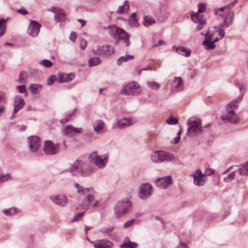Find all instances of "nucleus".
Masks as SVG:
<instances>
[{
    "label": "nucleus",
    "instance_id": "ddd939ff",
    "mask_svg": "<svg viewBox=\"0 0 248 248\" xmlns=\"http://www.w3.org/2000/svg\"><path fill=\"white\" fill-rule=\"evenodd\" d=\"M172 183V179L170 176L158 178L155 180L156 186L160 189L167 188Z\"/></svg>",
    "mask_w": 248,
    "mask_h": 248
},
{
    "label": "nucleus",
    "instance_id": "e2e57ef3",
    "mask_svg": "<svg viewBox=\"0 0 248 248\" xmlns=\"http://www.w3.org/2000/svg\"><path fill=\"white\" fill-rule=\"evenodd\" d=\"M74 187L77 189V192L78 193H80V189H82L83 186H79L78 183H75L74 184Z\"/></svg>",
    "mask_w": 248,
    "mask_h": 248
},
{
    "label": "nucleus",
    "instance_id": "69168bd1",
    "mask_svg": "<svg viewBox=\"0 0 248 248\" xmlns=\"http://www.w3.org/2000/svg\"><path fill=\"white\" fill-rule=\"evenodd\" d=\"M163 45H166L165 42L163 40H159L157 42V43L156 45H154L153 47H155Z\"/></svg>",
    "mask_w": 248,
    "mask_h": 248
},
{
    "label": "nucleus",
    "instance_id": "f03ea898",
    "mask_svg": "<svg viewBox=\"0 0 248 248\" xmlns=\"http://www.w3.org/2000/svg\"><path fill=\"white\" fill-rule=\"evenodd\" d=\"M87 165L85 161L77 159L71 165V167L65 170L74 176H84L87 174L86 169Z\"/></svg>",
    "mask_w": 248,
    "mask_h": 248
},
{
    "label": "nucleus",
    "instance_id": "f8f14e48",
    "mask_svg": "<svg viewBox=\"0 0 248 248\" xmlns=\"http://www.w3.org/2000/svg\"><path fill=\"white\" fill-rule=\"evenodd\" d=\"M59 143L54 144L51 140H46L45 142L43 150L46 155H55L58 153Z\"/></svg>",
    "mask_w": 248,
    "mask_h": 248
},
{
    "label": "nucleus",
    "instance_id": "7c9ffc66",
    "mask_svg": "<svg viewBox=\"0 0 248 248\" xmlns=\"http://www.w3.org/2000/svg\"><path fill=\"white\" fill-rule=\"evenodd\" d=\"M129 9V1L125 0L123 5L120 6L117 11L118 14H124L127 13Z\"/></svg>",
    "mask_w": 248,
    "mask_h": 248
},
{
    "label": "nucleus",
    "instance_id": "dca6fc26",
    "mask_svg": "<svg viewBox=\"0 0 248 248\" xmlns=\"http://www.w3.org/2000/svg\"><path fill=\"white\" fill-rule=\"evenodd\" d=\"M116 33V37H118L120 40L124 41L126 43V46H129L130 41L129 40V34L126 32L123 29L117 28L114 29Z\"/></svg>",
    "mask_w": 248,
    "mask_h": 248
},
{
    "label": "nucleus",
    "instance_id": "b1692460",
    "mask_svg": "<svg viewBox=\"0 0 248 248\" xmlns=\"http://www.w3.org/2000/svg\"><path fill=\"white\" fill-rule=\"evenodd\" d=\"M138 244L131 242L127 237H125L122 243L120 245L121 248H137Z\"/></svg>",
    "mask_w": 248,
    "mask_h": 248
},
{
    "label": "nucleus",
    "instance_id": "f3484780",
    "mask_svg": "<svg viewBox=\"0 0 248 248\" xmlns=\"http://www.w3.org/2000/svg\"><path fill=\"white\" fill-rule=\"evenodd\" d=\"M50 199L55 204L62 207L66 206L68 202L67 197L63 195L51 196L50 197Z\"/></svg>",
    "mask_w": 248,
    "mask_h": 248
},
{
    "label": "nucleus",
    "instance_id": "09e8293b",
    "mask_svg": "<svg viewBox=\"0 0 248 248\" xmlns=\"http://www.w3.org/2000/svg\"><path fill=\"white\" fill-rule=\"evenodd\" d=\"M86 211L85 210L83 212H80L78 213L77 215H76L75 217L73 218V219L72 220V222H76L79 220L83 216L84 214Z\"/></svg>",
    "mask_w": 248,
    "mask_h": 248
},
{
    "label": "nucleus",
    "instance_id": "0e129e2a",
    "mask_svg": "<svg viewBox=\"0 0 248 248\" xmlns=\"http://www.w3.org/2000/svg\"><path fill=\"white\" fill-rule=\"evenodd\" d=\"M49 11H51L53 13H55V15L57 14V13H58L60 11H61V9H58L56 7H51L50 9L48 10Z\"/></svg>",
    "mask_w": 248,
    "mask_h": 248
},
{
    "label": "nucleus",
    "instance_id": "a18cd8bd",
    "mask_svg": "<svg viewBox=\"0 0 248 248\" xmlns=\"http://www.w3.org/2000/svg\"><path fill=\"white\" fill-rule=\"evenodd\" d=\"M72 115H73V112H69V113L66 114L65 118L61 120V121H60L61 123L62 124H64V123L68 122L70 120Z\"/></svg>",
    "mask_w": 248,
    "mask_h": 248
},
{
    "label": "nucleus",
    "instance_id": "a211bd4d",
    "mask_svg": "<svg viewBox=\"0 0 248 248\" xmlns=\"http://www.w3.org/2000/svg\"><path fill=\"white\" fill-rule=\"evenodd\" d=\"M28 142L31 151H36L40 145V140L36 136H30L28 138Z\"/></svg>",
    "mask_w": 248,
    "mask_h": 248
},
{
    "label": "nucleus",
    "instance_id": "4c0bfd02",
    "mask_svg": "<svg viewBox=\"0 0 248 248\" xmlns=\"http://www.w3.org/2000/svg\"><path fill=\"white\" fill-rule=\"evenodd\" d=\"M101 62V60L97 57H93L91 58L89 61V66H93L100 64Z\"/></svg>",
    "mask_w": 248,
    "mask_h": 248
},
{
    "label": "nucleus",
    "instance_id": "423d86ee",
    "mask_svg": "<svg viewBox=\"0 0 248 248\" xmlns=\"http://www.w3.org/2000/svg\"><path fill=\"white\" fill-rule=\"evenodd\" d=\"M201 123L202 121L200 118L190 117L187 122L188 127L186 134L192 136L193 133L196 134L201 133L202 132Z\"/></svg>",
    "mask_w": 248,
    "mask_h": 248
},
{
    "label": "nucleus",
    "instance_id": "4be33fe9",
    "mask_svg": "<svg viewBox=\"0 0 248 248\" xmlns=\"http://www.w3.org/2000/svg\"><path fill=\"white\" fill-rule=\"evenodd\" d=\"M133 120L131 118H124L117 121L116 127L118 128H124L132 125Z\"/></svg>",
    "mask_w": 248,
    "mask_h": 248
},
{
    "label": "nucleus",
    "instance_id": "e433bc0d",
    "mask_svg": "<svg viewBox=\"0 0 248 248\" xmlns=\"http://www.w3.org/2000/svg\"><path fill=\"white\" fill-rule=\"evenodd\" d=\"M202 45L206 50L213 49L216 47V45L214 44V42H212V41H203Z\"/></svg>",
    "mask_w": 248,
    "mask_h": 248
},
{
    "label": "nucleus",
    "instance_id": "052dcab7",
    "mask_svg": "<svg viewBox=\"0 0 248 248\" xmlns=\"http://www.w3.org/2000/svg\"><path fill=\"white\" fill-rule=\"evenodd\" d=\"M69 37H70V39L72 42H74L77 38V35H76V33L73 32L71 33Z\"/></svg>",
    "mask_w": 248,
    "mask_h": 248
},
{
    "label": "nucleus",
    "instance_id": "58836bf2",
    "mask_svg": "<svg viewBox=\"0 0 248 248\" xmlns=\"http://www.w3.org/2000/svg\"><path fill=\"white\" fill-rule=\"evenodd\" d=\"M236 172L237 170H234L230 172L226 177L224 178V182L226 183L231 182L234 179L235 175V173Z\"/></svg>",
    "mask_w": 248,
    "mask_h": 248
},
{
    "label": "nucleus",
    "instance_id": "473e14b6",
    "mask_svg": "<svg viewBox=\"0 0 248 248\" xmlns=\"http://www.w3.org/2000/svg\"><path fill=\"white\" fill-rule=\"evenodd\" d=\"M238 170L241 175H248V162L242 165Z\"/></svg>",
    "mask_w": 248,
    "mask_h": 248
},
{
    "label": "nucleus",
    "instance_id": "ea45409f",
    "mask_svg": "<svg viewBox=\"0 0 248 248\" xmlns=\"http://www.w3.org/2000/svg\"><path fill=\"white\" fill-rule=\"evenodd\" d=\"M44 67L49 68L52 66V63L48 60L45 59L39 62Z\"/></svg>",
    "mask_w": 248,
    "mask_h": 248
},
{
    "label": "nucleus",
    "instance_id": "6e6552de",
    "mask_svg": "<svg viewBox=\"0 0 248 248\" xmlns=\"http://www.w3.org/2000/svg\"><path fill=\"white\" fill-rule=\"evenodd\" d=\"M108 158V155H97L96 152L92 153L88 157L89 161L93 162L100 169H103L106 166Z\"/></svg>",
    "mask_w": 248,
    "mask_h": 248
},
{
    "label": "nucleus",
    "instance_id": "79ce46f5",
    "mask_svg": "<svg viewBox=\"0 0 248 248\" xmlns=\"http://www.w3.org/2000/svg\"><path fill=\"white\" fill-rule=\"evenodd\" d=\"M3 213L6 216H10L15 214L16 213V210L14 208H11L4 210Z\"/></svg>",
    "mask_w": 248,
    "mask_h": 248
},
{
    "label": "nucleus",
    "instance_id": "2eb2a0df",
    "mask_svg": "<svg viewBox=\"0 0 248 248\" xmlns=\"http://www.w3.org/2000/svg\"><path fill=\"white\" fill-rule=\"evenodd\" d=\"M83 131V129L81 127L76 128L72 125L69 124L64 129V135L68 137H72L74 135L82 133Z\"/></svg>",
    "mask_w": 248,
    "mask_h": 248
},
{
    "label": "nucleus",
    "instance_id": "f257e3e1",
    "mask_svg": "<svg viewBox=\"0 0 248 248\" xmlns=\"http://www.w3.org/2000/svg\"><path fill=\"white\" fill-rule=\"evenodd\" d=\"M242 100V95H239L226 106V113L221 116V119L225 122L236 124L239 122V118L235 112V110Z\"/></svg>",
    "mask_w": 248,
    "mask_h": 248
},
{
    "label": "nucleus",
    "instance_id": "c9c22d12",
    "mask_svg": "<svg viewBox=\"0 0 248 248\" xmlns=\"http://www.w3.org/2000/svg\"><path fill=\"white\" fill-rule=\"evenodd\" d=\"M12 179L10 173H5L2 170H0V182H4L8 181Z\"/></svg>",
    "mask_w": 248,
    "mask_h": 248
},
{
    "label": "nucleus",
    "instance_id": "bf43d9fd",
    "mask_svg": "<svg viewBox=\"0 0 248 248\" xmlns=\"http://www.w3.org/2000/svg\"><path fill=\"white\" fill-rule=\"evenodd\" d=\"M176 248H188V247L186 243L182 242Z\"/></svg>",
    "mask_w": 248,
    "mask_h": 248
},
{
    "label": "nucleus",
    "instance_id": "864d4df0",
    "mask_svg": "<svg viewBox=\"0 0 248 248\" xmlns=\"http://www.w3.org/2000/svg\"><path fill=\"white\" fill-rule=\"evenodd\" d=\"M92 188H84V187H83L82 189H80V193L85 195L87 193L91 192L92 191Z\"/></svg>",
    "mask_w": 248,
    "mask_h": 248
},
{
    "label": "nucleus",
    "instance_id": "6ab92c4d",
    "mask_svg": "<svg viewBox=\"0 0 248 248\" xmlns=\"http://www.w3.org/2000/svg\"><path fill=\"white\" fill-rule=\"evenodd\" d=\"M95 248H112L113 243L108 240H98L93 242Z\"/></svg>",
    "mask_w": 248,
    "mask_h": 248
},
{
    "label": "nucleus",
    "instance_id": "aec40b11",
    "mask_svg": "<svg viewBox=\"0 0 248 248\" xmlns=\"http://www.w3.org/2000/svg\"><path fill=\"white\" fill-rule=\"evenodd\" d=\"M25 105V102L23 99L20 96H17L15 98L14 102V111L15 114L21 109Z\"/></svg>",
    "mask_w": 248,
    "mask_h": 248
},
{
    "label": "nucleus",
    "instance_id": "9d476101",
    "mask_svg": "<svg viewBox=\"0 0 248 248\" xmlns=\"http://www.w3.org/2000/svg\"><path fill=\"white\" fill-rule=\"evenodd\" d=\"M93 52L95 55L109 56L113 54L114 48L111 46L104 45L97 46L93 50Z\"/></svg>",
    "mask_w": 248,
    "mask_h": 248
},
{
    "label": "nucleus",
    "instance_id": "5701e85b",
    "mask_svg": "<svg viewBox=\"0 0 248 248\" xmlns=\"http://www.w3.org/2000/svg\"><path fill=\"white\" fill-rule=\"evenodd\" d=\"M54 18L57 22L60 23V26H62L67 19V17L65 13L61 10L55 15Z\"/></svg>",
    "mask_w": 248,
    "mask_h": 248
},
{
    "label": "nucleus",
    "instance_id": "412c9836",
    "mask_svg": "<svg viewBox=\"0 0 248 248\" xmlns=\"http://www.w3.org/2000/svg\"><path fill=\"white\" fill-rule=\"evenodd\" d=\"M74 78L75 75L73 73H60L58 75V80L60 83H67L73 80Z\"/></svg>",
    "mask_w": 248,
    "mask_h": 248
},
{
    "label": "nucleus",
    "instance_id": "cd10ccee",
    "mask_svg": "<svg viewBox=\"0 0 248 248\" xmlns=\"http://www.w3.org/2000/svg\"><path fill=\"white\" fill-rule=\"evenodd\" d=\"M183 85V81L180 77H175L172 84L171 87L173 89L181 90Z\"/></svg>",
    "mask_w": 248,
    "mask_h": 248
},
{
    "label": "nucleus",
    "instance_id": "338daca9",
    "mask_svg": "<svg viewBox=\"0 0 248 248\" xmlns=\"http://www.w3.org/2000/svg\"><path fill=\"white\" fill-rule=\"evenodd\" d=\"M5 29V20L3 19H0V30Z\"/></svg>",
    "mask_w": 248,
    "mask_h": 248
},
{
    "label": "nucleus",
    "instance_id": "2f4dec72",
    "mask_svg": "<svg viewBox=\"0 0 248 248\" xmlns=\"http://www.w3.org/2000/svg\"><path fill=\"white\" fill-rule=\"evenodd\" d=\"M29 89L32 94H38L41 91L42 87L40 84H32Z\"/></svg>",
    "mask_w": 248,
    "mask_h": 248
},
{
    "label": "nucleus",
    "instance_id": "774afa93",
    "mask_svg": "<svg viewBox=\"0 0 248 248\" xmlns=\"http://www.w3.org/2000/svg\"><path fill=\"white\" fill-rule=\"evenodd\" d=\"M240 91L241 92V94L240 95H242V97L243 96V94L245 92V87L244 86L239 85V86Z\"/></svg>",
    "mask_w": 248,
    "mask_h": 248
},
{
    "label": "nucleus",
    "instance_id": "7ed1b4c3",
    "mask_svg": "<svg viewBox=\"0 0 248 248\" xmlns=\"http://www.w3.org/2000/svg\"><path fill=\"white\" fill-rule=\"evenodd\" d=\"M132 208L131 201L127 198L119 201L114 207V213L117 218H119L130 212Z\"/></svg>",
    "mask_w": 248,
    "mask_h": 248
},
{
    "label": "nucleus",
    "instance_id": "8fccbe9b",
    "mask_svg": "<svg viewBox=\"0 0 248 248\" xmlns=\"http://www.w3.org/2000/svg\"><path fill=\"white\" fill-rule=\"evenodd\" d=\"M225 27L223 24H220L218 27V34L220 35L219 39L222 38L225 35V32L223 31V28Z\"/></svg>",
    "mask_w": 248,
    "mask_h": 248
},
{
    "label": "nucleus",
    "instance_id": "bb28decb",
    "mask_svg": "<svg viewBox=\"0 0 248 248\" xmlns=\"http://www.w3.org/2000/svg\"><path fill=\"white\" fill-rule=\"evenodd\" d=\"M105 125L104 122L101 120L96 121L93 124V129L97 133H100Z\"/></svg>",
    "mask_w": 248,
    "mask_h": 248
},
{
    "label": "nucleus",
    "instance_id": "72a5a7b5",
    "mask_svg": "<svg viewBox=\"0 0 248 248\" xmlns=\"http://www.w3.org/2000/svg\"><path fill=\"white\" fill-rule=\"evenodd\" d=\"M227 13V11L224 7L220 8L215 9L214 11V13L216 16H218L221 18L225 17V15Z\"/></svg>",
    "mask_w": 248,
    "mask_h": 248
},
{
    "label": "nucleus",
    "instance_id": "4468645a",
    "mask_svg": "<svg viewBox=\"0 0 248 248\" xmlns=\"http://www.w3.org/2000/svg\"><path fill=\"white\" fill-rule=\"evenodd\" d=\"M41 27V25L36 21L31 20L28 27V34L33 37H36L39 32Z\"/></svg>",
    "mask_w": 248,
    "mask_h": 248
},
{
    "label": "nucleus",
    "instance_id": "393cba45",
    "mask_svg": "<svg viewBox=\"0 0 248 248\" xmlns=\"http://www.w3.org/2000/svg\"><path fill=\"white\" fill-rule=\"evenodd\" d=\"M94 198L93 195L88 194L84 199L83 201L84 203L83 208L85 209V211H87L89 209V205L92 204L93 202Z\"/></svg>",
    "mask_w": 248,
    "mask_h": 248
},
{
    "label": "nucleus",
    "instance_id": "f704fd0d",
    "mask_svg": "<svg viewBox=\"0 0 248 248\" xmlns=\"http://www.w3.org/2000/svg\"><path fill=\"white\" fill-rule=\"evenodd\" d=\"M134 58V56L131 55H126L124 56H122L120 57L117 62L118 65H120L123 62H125L129 60H132Z\"/></svg>",
    "mask_w": 248,
    "mask_h": 248
},
{
    "label": "nucleus",
    "instance_id": "37998d69",
    "mask_svg": "<svg viewBox=\"0 0 248 248\" xmlns=\"http://www.w3.org/2000/svg\"><path fill=\"white\" fill-rule=\"evenodd\" d=\"M27 77V73L26 71H23L21 72L20 74L19 78L18 79V81L20 83H24L26 81V78Z\"/></svg>",
    "mask_w": 248,
    "mask_h": 248
},
{
    "label": "nucleus",
    "instance_id": "20e7f679",
    "mask_svg": "<svg viewBox=\"0 0 248 248\" xmlns=\"http://www.w3.org/2000/svg\"><path fill=\"white\" fill-rule=\"evenodd\" d=\"M151 158L152 161L155 163L175 162L177 160V158L173 154L162 150L153 152L151 155Z\"/></svg>",
    "mask_w": 248,
    "mask_h": 248
},
{
    "label": "nucleus",
    "instance_id": "13d9d810",
    "mask_svg": "<svg viewBox=\"0 0 248 248\" xmlns=\"http://www.w3.org/2000/svg\"><path fill=\"white\" fill-rule=\"evenodd\" d=\"M17 12L22 15H26L28 14L27 11L24 8L18 9L17 10Z\"/></svg>",
    "mask_w": 248,
    "mask_h": 248
},
{
    "label": "nucleus",
    "instance_id": "9b49d317",
    "mask_svg": "<svg viewBox=\"0 0 248 248\" xmlns=\"http://www.w3.org/2000/svg\"><path fill=\"white\" fill-rule=\"evenodd\" d=\"M153 193L152 186L149 183H144L140 185L138 195L140 198L146 200L151 196Z\"/></svg>",
    "mask_w": 248,
    "mask_h": 248
},
{
    "label": "nucleus",
    "instance_id": "49530a36",
    "mask_svg": "<svg viewBox=\"0 0 248 248\" xmlns=\"http://www.w3.org/2000/svg\"><path fill=\"white\" fill-rule=\"evenodd\" d=\"M17 88L18 89V92L19 93H25V96H27L28 95V93L27 92V89L26 88L25 85H19L17 87Z\"/></svg>",
    "mask_w": 248,
    "mask_h": 248
},
{
    "label": "nucleus",
    "instance_id": "c85d7f7f",
    "mask_svg": "<svg viewBox=\"0 0 248 248\" xmlns=\"http://www.w3.org/2000/svg\"><path fill=\"white\" fill-rule=\"evenodd\" d=\"M146 84L149 89L154 91H157L161 87L160 84L158 82L155 81H147Z\"/></svg>",
    "mask_w": 248,
    "mask_h": 248
},
{
    "label": "nucleus",
    "instance_id": "4d7b16f0",
    "mask_svg": "<svg viewBox=\"0 0 248 248\" xmlns=\"http://www.w3.org/2000/svg\"><path fill=\"white\" fill-rule=\"evenodd\" d=\"M134 222V219H131L127 221L124 224V228H128L131 226H132Z\"/></svg>",
    "mask_w": 248,
    "mask_h": 248
},
{
    "label": "nucleus",
    "instance_id": "6e6d98bb",
    "mask_svg": "<svg viewBox=\"0 0 248 248\" xmlns=\"http://www.w3.org/2000/svg\"><path fill=\"white\" fill-rule=\"evenodd\" d=\"M212 37H213V35L210 34L209 32L207 31L205 34V40L204 41H207L208 42H211Z\"/></svg>",
    "mask_w": 248,
    "mask_h": 248
},
{
    "label": "nucleus",
    "instance_id": "c03bdc74",
    "mask_svg": "<svg viewBox=\"0 0 248 248\" xmlns=\"http://www.w3.org/2000/svg\"><path fill=\"white\" fill-rule=\"evenodd\" d=\"M144 21L148 24L151 25L155 23V20L149 16H146L144 17Z\"/></svg>",
    "mask_w": 248,
    "mask_h": 248
},
{
    "label": "nucleus",
    "instance_id": "680f3d73",
    "mask_svg": "<svg viewBox=\"0 0 248 248\" xmlns=\"http://www.w3.org/2000/svg\"><path fill=\"white\" fill-rule=\"evenodd\" d=\"M136 16V13L135 12V13H133L130 16L131 18L133 19V23L135 25L138 24V20L135 18Z\"/></svg>",
    "mask_w": 248,
    "mask_h": 248
},
{
    "label": "nucleus",
    "instance_id": "de8ad7c7",
    "mask_svg": "<svg viewBox=\"0 0 248 248\" xmlns=\"http://www.w3.org/2000/svg\"><path fill=\"white\" fill-rule=\"evenodd\" d=\"M178 122V120L173 117H170L167 120V123L169 124H175Z\"/></svg>",
    "mask_w": 248,
    "mask_h": 248
},
{
    "label": "nucleus",
    "instance_id": "c756f323",
    "mask_svg": "<svg viewBox=\"0 0 248 248\" xmlns=\"http://www.w3.org/2000/svg\"><path fill=\"white\" fill-rule=\"evenodd\" d=\"M175 50L178 54L185 57L189 56L191 53V51L189 49L183 46L176 47Z\"/></svg>",
    "mask_w": 248,
    "mask_h": 248
},
{
    "label": "nucleus",
    "instance_id": "a19ab883",
    "mask_svg": "<svg viewBox=\"0 0 248 248\" xmlns=\"http://www.w3.org/2000/svg\"><path fill=\"white\" fill-rule=\"evenodd\" d=\"M114 227H110L108 228H102L99 230V232L101 233H106L108 235H110L111 234V233L114 230Z\"/></svg>",
    "mask_w": 248,
    "mask_h": 248
},
{
    "label": "nucleus",
    "instance_id": "39448f33",
    "mask_svg": "<svg viewBox=\"0 0 248 248\" xmlns=\"http://www.w3.org/2000/svg\"><path fill=\"white\" fill-rule=\"evenodd\" d=\"M205 8L206 5L205 4L199 3L198 12L196 13L191 12V18L193 22L198 24V29L199 30H202L206 23V20L203 16L199 13L204 12Z\"/></svg>",
    "mask_w": 248,
    "mask_h": 248
},
{
    "label": "nucleus",
    "instance_id": "0eeeda50",
    "mask_svg": "<svg viewBox=\"0 0 248 248\" xmlns=\"http://www.w3.org/2000/svg\"><path fill=\"white\" fill-rule=\"evenodd\" d=\"M122 93L126 95L138 96L141 93V89L137 82L133 81L123 87Z\"/></svg>",
    "mask_w": 248,
    "mask_h": 248
},
{
    "label": "nucleus",
    "instance_id": "3c124183",
    "mask_svg": "<svg viewBox=\"0 0 248 248\" xmlns=\"http://www.w3.org/2000/svg\"><path fill=\"white\" fill-rule=\"evenodd\" d=\"M237 2L238 1L235 0L227 6H224V7L227 12H231L230 10L235 6L236 3H237Z\"/></svg>",
    "mask_w": 248,
    "mask_h": 248
},
{
    "label": "nucleus",
    "instance_id": "1a4fd4ad",
    "mask_svg": "<svg viewBox=\"0 0 248 248\" xmlns=\"http://www.w3.org/2000/svg\"><path fill=\"white\" fill-rule=\"evenodd\" d=\"M214 172V170H211L210 173H202V170L200 169L194 171L190 176L193 178V183L197 186H203L206 183V179L205 178L206 175H209Z\"/></svg>",
    "mask_w": 248,
    "mask_h": 248
},
{
    "label": "nucleus",
    "instance_id": "5fc2aeb1",
    "mask_svg": "<svg viewBox=\"0 0 248 248\" xmlns=\"http://www.w3.org/2000/svg\"><path fill=\"white\" fill-rule=\"evenodd\" d=\"M55 79L56 77L54 75H52L49 77L47 79V85L49 86L52 85L54 83V82Z\"/></svg>",
    "mask_w": 248,
    "mask_h": 248
},
{
    "label": "nucleus",
    "instance_id": "603ef678",
    "mask_svg": "<svg viewBox=\"0 0 248 248\" xmlns=\"http://www.w3.org/2000/svg\"><path fill=\"white\" fill-rule=\"evenodd\" d=\"M87 45V42L86 39L82 38L80 41V47L81 49H84Z\"/></svg>",
    "mask_w": 248,
    "mask_h": 248
},
{
    "label": "nucleus",
    "instance_id": "a878e982",
    "mask_svg": "<svg viewBox=\"0 0 248 248\" xmlns=\"http://www.w3.org/2000/svg\"><path fill=\"white\" fill-rule=\"evenodd\" d=\"M233 16V12H227L225 15V17L223 18L224 19V26L227 28L228 25H231L232 24V21Z\"/></svg>",
    "mask_w": 248,
    "mask_h": 248
}]
</instances>
